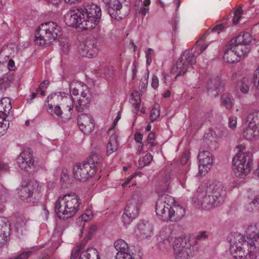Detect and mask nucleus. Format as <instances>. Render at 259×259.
<instances>
[{
  "mask_svg": "<svg viewBox=\"0 0 259 259\" xmlns=\"http://www.w3.org/2000/svg\"><path fill=\"white\" fill-rule=\"evenodd\" d=\"M81 199L74 193L59 197L55 203V211L58 218L67 220L74 216L80 209Z\"/></svg>",
  "mask_w": 259,
  "mask_h": 259,
  "instance_id": "2",
  "label": "nucleus"
},
{
  "mask_svg": "<svg viewBox=\"0 0 259 259\" xmlns=\"http://www.w3.org/2000/svg\"><path fill=\"white\" fill-rule=\"evenodd\" d=\"M58 94L49 96L47 101L49 107L48 112L51 115L60 116L63 114V112L57 102L60 100L61 101V98L64 99L66 96H69V95L62 92H59Z\"/></svg>",
  "mask_w": 259,
  "mask_h": 259,
  "instance_id": "14",
  "label": "nucleus"
},
{
  "mask_svg": "<svg viewBox=\"0 0 259 259\" xmlns=\"http://www.w3.org/2000/svg\"><path fill=\"white\" fill-rule=\"evenodd\" d=\"M251 41V35L248 32H243L232 39L229 44L240 58L248 53L249 49L248 46Z\"/></svg>",
  "mask_w": 259,
  "mask_h": 259,
  "instance_id": "7",
  "label": "nucleus"
},
{
  "mask_svg": "<svg viewBox=\"0 0 259 259\" xmlns=\"http://www.w3.org/2000/svg\"><path fill=\"white\" fill-rule=\"evenodd\" d=\"M227 27L224 24H218L210 29L207 30L205 33L200 38L199 40L196 41V45L198 48V50L200 51V53H202L206 48L208 46V44L206 45L204 44L207 40H209L210 38H207L210 32H218L219 33L220 31L224 30Z\"/></svg>",
  "mask_w": 259,
  "mask_h": 259,
  "instance_id": "19",
  "label": "nucleus"
},
{
  "mask_svg": "<svg viewBox=\"0 0 259 259\" xmlns=\"http://www.w3.org/2000/svg\"><path fill=\"white\" fill-rule=\"evenodd\" d=\"M143 159V161L144 162V165L148 164L152 160L153 156L150 153H147L145 155Z\"/></svg>",
  "mask_w": 259,
  "mask_h": 259,
  "instance_id": "62",
  "label": "nucleus"
},
{
  "mask_svg": "<svg viewBox=\"0 0 259 259\" xmlns=\"http://www.w3.org/2000/svg\"><path fill=\"white\" fill-rule=\"evenodd\" d=\"M245 234L246 240L250 246L249 257L251 259L256 258V256L253 252L256 250L255 242L259 238V222L249 226L246 229Z\"/></svg>",
  "mask_w": 259,
  "mask_h": 259,
  "instance_id": "11",
  "label": "nucleus"
},
{
  "mask_svg": "<svg viewBox=\"0 0 259 259\" xmlns=\"http://www.w3.org/2000/svg\"><path fill=\"white\" fill-rule=\"evenodd\" d=\"M203 149H205L210 151L215 150L217 147V142L215 138L212 136L211 133H208L204 135Z\"/></svg>",
  "mask_w": 259,
  "mask_h": 259,
  "instance_id": "28",
  "label": "nucleus"
},
{
  "mask_svg": "<svg viewBox=\"0 0 259 259\" xmlns=\"http://www.w3.org/2000/svg\"><path fill=\"white\" fill-rule=\"evenodd\" d=\"M8 220L4 217H0V234L6 235L5 232L9 229Z\"/></svg>",
  "mask_w": 259,
  "mask_h": 259,
  "instance_id": "46",
  "label": "nucleus"
},
{
  "mask_svg": "<svg viewBox=\"0 0 259 259\" xmlns=\"http://www.w3.org/2000/svg\"><path fill=\"white\" fill-rule=\"evenodd\" d=\"M225 85V80L218 76L211 78L207 84V90L208 92L211 91H218L223 89Z\"/></svg>",
  "mask_w": 259,
  "mask_h": 259,
  "instance_id": "30",
  "label": "nucleus"
},
{
  "mask_svg": "<svg viewBox=\"0 0 259 259\" xmlns=\"http://www.w3.org/2000/svg\"><path fill=\"white\" fill-rule=\"evenodd\" d=\"M160 111L156 107H153L151 110L150 119L152 122L155 121L159 116Z\"/></svg>",
  "mask_w": 259,
  "mask_h": 259,
  "instance_id": "53",
  "label": "nucleus"
},
{
  "mask_svg": "<svg viewBox=\"0 0 259 259\" xmlns=\"http://www.w3.org/2000/svg\"><path fill=\"white\" fill-rule=\"evenodd\" d=\"M61 105L66 106V108L68 113H63L59 117H61L64 120H68L71 118V114L73 108V102L71 98L69 96H66L64 99L61 98Z\"/></svg>",
  "mask_w": 259,
  "mask_h": 259,
  "instance_id": "31",
  "label": "nucleus"
},
{
  "mask_svg": "<svg viewBox=\"0 0 259 259\" xmlns=\"http://www.w3.org/2000/svg\"><path fill=\"white\" fill-rule=\"evenodd\" d=\"M198 158L199 162V173L200 175H205L212 166V155L208 151L203 150L199 151Z\"/></svg>",
  "mask_w": 259,
  "mask_h": 259,
  "instance_id": "16",
  "label": "nucleus"
},
{
  "mask_svg": "<svg viewBox=\"0 0 259 259\" xmlns=\"http://www.w3.org/2000/svg\"><path fill=\"white\" fill-rule=\"evenodd\" d=\"M137 235L141 239L147 238L150 236L153 232V226L149 222H141L136 231Z\"/></svg>",
  "mask_w": 259,
  "mask_h": 259,
  "instance_id": "24",
  "label": "nucleus"
},
{
  "mask_svg": "<svg viewBox=\"0 0 259 259\" xmlns=\"http://www.w3.org/2000/svg\"><path fill=\"white\" fill-rule=\"evenodd\" d=\"M101 8L92 4L72 8L65 16L66 24L73 27L88 29L95 27L101 17Z\"/></svg>",
  "mask_w": 259,
  "mask_h": 259,
  "instance_id": "1",
  "label": "nucleus"
},
{
  "mask_svg": "<svg viewBox=\"0 0 259 259\" xmlns=\"http://www.w3.org/2000/svg\"><path fill=\"white\" fill-rule=\"evenodd\" d=\"M176 203L174 198L170 195H164L159 197L155 205L157 217L164 222H176L178 218L174 209L177 208Z\"/></svg>",
  "mask_w": 259,
  "mask_h": 259,
  "instance_id": "4",
  "label": "nucleus"
},
{
  "mask_svg": "<svg viewBox=\"0 0 259 259\" xmlns=\"http://www.w3.org/2000/svg\"><path fill=\"white\" fill-rule=\"evenodd\" d=\"M69 90L74 96L79 95V91H81L82 93H89V88L85 84L78 81L72 80L69 83Z\"/></svg>",
  "mask_w": 259,
  "mask_h": 259,
  "instance_id": "26",
  "label": "nucleus"
},
{
  "mask_svg": "<svg viewBox=\"0 0 259 259\" xmlns=\"http://www.w3.org/2000/svg\"><path fill=\"white\" fill-rule=\"evenodd\" d=\"M98 50L97 44L88 40L80 46L79 52L82 57L92 58L97 55Z\"/></svg>",
  "mask_w": 259,
  "mask_h": 259,
  "instance_id": "21",
  "label": "nucleus"
},
{
  "mask_svg": "<svg viewBox=\"0 0 259 259\" xmlns=\"http://www.w3.org/2000/svg\"><path fill=\"white\" fill-rule=\"evenodd\" d=\"M208 195H211L215 200H213V203L222 204L226 196V190L223 184L220 182H215L210 184L204 189Z\"/></svg>",
  "mask_w": 259,
  "mask_h": 259,
  "instance_id": "12",
  "label": "nucleus"
},
{
  "mask_svg": "<svg viewBox=\"0 0 259 259\" xmlns=\"http://www.w3.org/2000/svg\"><path fill=\"white\" fill-rule=\"evenodd\" d=\"M188 169H189V166L187 165L186 166L184 169H179V171H182L181 172V175H179V183H180V184L182 185V186L183 188L185 187L184 181L186 179V178H187L186 174H187Z\"/></svg>",
  "mask_w": 259,
  "mask_h": 259,
  "instance_id": "50",
  "label": "nucleus"
},
{
  "mask_svg": "<svg viewBox=\"0 0 259 259\" xmlns=\"http://www.w3.org/2000/svg\"><path fill=\"white\" fill-rule=\"evenodd\" d=\"M189 235H185L183 237H179V248L192 249Z\"/></svg>",
  "mask_w": 259,
  "mask_h": 259,
  "instance_id": "43",
  "label": "nucleus"
},
{
  "mask_svg": "<svg viewBox=\"0 0 259 259\" xmlns=\"http://www.w3.org/2000/svg\"><path fill=\"white\" fill-rule=\"evenodd\" d=\"M233 170L237 177L244 178L251 171L253 166L251 153H238L232 159Z\"/></svg>",
  "mask_w": 259,
  "mask_h": 259,
  "instance_id": "6",
  "label": "nucleus"
},
{
  "mask_svg": "<svg viewBox=\"0 0 259 259\" xmlns=\"http://www.w3.org/2000/svg\"><path fill=\"white\" fill-rule=\"evenodd\" d=\"M247 121L250 126L259 128V110H255L249 112L247 116Z\"/></svg>",
  "mask_w": 259,
  "mask_h": 259,
  "instance_id": "34",
  "label": "nucleus"
},
{
  "mask_svg": "<svg viewBox=\"0 0 259 259\" xmlns=\"http://www.w3.org/2000/svg\"><path fill=\"white\" fill-rule=\"evenodd\" d=\"M190 157V153L189 151L184 152L180 159V163L182 165H186L189 162Z\"/></svg>",
  "mask_w": 259,
  "mask_h": 259,
  "instance_id": "54",
  "label": "nucleus"
},
{
  "mask_svg": "<svg viewBox=\"0 0 259 259\" xmlns=\"http://www.w3.org/2000/svg\"><path fill=\"white\" fill-rule=\"evenodd\" d=\"M223 59L225 61L229 63L237 62L240 60V58L229 44L224 48Z\"/></svg>",
  "mask_w": 259,
  "mask_h": 259,
  "instance_id": "29",
  "label": "nucleus"
},
{
  "mask_svg": "<svg viewBox=\"0 0 259 259\" xmlns=\"http://www.w3.org/2000/svg\"><path fill=\"white\" fill-rule=\"evenodd\" d=\"M177 17L176 15L174 16L171 18V23L172 26L173 30L175 32L177 31Z\"/></svg>",
  "mask_w": 259,
  "mask_h": 259,
  "instance_id": "64",
  "label": "nucleus"
},
{
  "mask_svg": "<svg viewBox=\"0 0 259 259\" xmlns=\"http://www.w3.org/2000/svg\"><path fill=\"white\" fill-rule=\"evenodd\" d=\"M50 82L49 80H44L39 85V86L36 89V93L37 94L39 93L41 96H44L45 95V91L49 85Z\"/></svg>",
  "mask_w": 259,
  "mask_h": 259,
  "instance_id": "51",
  "label": "nucleus"
},
{
  "mask_svg": "<svg viewBox=\"0 0 259 259\" xmlns=\"http://www.w3.org/2000/svg\"><path fill=\"white\" fill-rule=\"evenodd\" d=\"M196 57L194 55L192 50H186L181 55L179 61V75L184 74L191 66L195 64Z\"/></svg>",
  "mask_w": 259,
  "mask_h": 259,
  "instance_id": "17",
  "label": "nucleus"
},
{
  "mask_svg": "<svg viewBox=\"0 0 259 259\" xmlns=\"http://www.w3.org/2000/svg\"><path fill=\"white\" fill-rule=\"evenodd\" d=\"M209 195L206 191L199 187L192 198V201L196 207L205 210L210 209L221 204L220 203L214 204L213 200H215V198L211 195Z\"/></svg>",
  "mask_w": 259,
  "mask_h": 259,
  "instance_id": "8",
  "label": "nucleus"
},
{
  "mask_svg": "<svg viewBox=\"0 0 259 259\" xmlns=\"http://www.w3.org/2000/svg\"><path fill=\"white\" fill-rule=\"evenodd\" d=\"M221 101L226 109L230 110L234 103V99L231 94L224 93L221 96Z\"/></svg>",
  "mask_w": 259,
  "mask_h": 259,
  "instance_id": "41",
  "label": "nucleus"
},
{
  "mask_svg": "<svg viewBox=\"0 0 259 259\" xmlns=\"http://www.w3.org/2000/svg\"><path fill=\"white\" fill-rule=\"evenodd\" d=\"M114 246L118 251L117 253L121 254L126 253L129 252V247L127 243L122 239H118L114 243Z\"/></svg>",
  "mask_w": 259,
  "mask_h": 259,
  "instance_id": "37",
  "label": "nucleus"
},
{
  "mask_svg": "<svg viewBox=\"0 0 259 259\" xmlns=\"http://www.w3.org/2000/svg\"><path fill=\"white\" fill-rule=\"evenodd\" d=\"M11 109V103L9 98H3L0 100V115L7 116L10 114Z\"/></svg>",
  "mask_w": 259,
  "mask_h": 259,
  "instance_id": "35",
  "label": "nucleus"
},
{
  "mask_svg": "<svg viewBox=\"0 0 259 259\" xmlns=\"http://www.w3.org/2000/svg\"><path fill=\"white\" fill-rule=\"evenodd\" d=\"M85 244L81 243L76 248L73 249L71 252V255L70 259H76L78 255L80 256L81 252H83V250L84 249Z\"/></svg>",
  "mask_w": 259,
  "mask_h": 259,
  "instance_id": "47",
  "label": "nucleus"
},
{
  "mask_svg": "<svg viewBox=\"0 0 259 259\" xmlns=\"http://www.w3.org/2000/svg\"><path fill=\"white\" fill-rule=\"evenodd\" d=\"M208 235L206 234V232L205 231H200L195 237L196 240H201V239H207Z\"/></svg>",
  "mask_w": 259,
  "mask_h": 259,
  "instance_id": "61",
  "label": "nucleus"
},
{
  "mask_svg": "<svg viewBox=\"0 0 259 259\" xmlns=\"http://www.w3.org/2000/svg\"><path fill=\"white\" fill-rule=\"evenodd\" d=\"M80 256L86 259H99L98 252L94 248H88L86 251L81 252Z\"/></svg>",
  "mask_w": 259,
  "mask_h": 259,
  "instance_id": "39",
  "label": "nucleus"
},
{
  "mask_svg": "<svg viewBox=\"0 0 259 259\" xmlns=\"http://www.w3.org/2000/svg\"><path fill=\"white\" fill-rule=\"evenodd\" d=\"M62 34V28L52 21L42 23L36 30L35 44L40 46H49Z\"/></svg>",
  "mask_w": 259,
  "mask_h": 259,
  "instance_id": "3",
  "label": "nucleus"
},
{
  "mask_svg": "<svg viewBox=\"0 0 259 259\" xmlns=\"http://www.w3.org/2000/svg\"><path fill=\"white\" fill-rule=\"evenodd\" d=\"M254 83L258 91H259V68L255 71L253 77Z\"/></svg>",
  "mask_w": 259,
  "mask_h": 259,
  "instance_id": "58",
  "label": "nucleus"
},
{
  "mask_svg": "<svg viewBox=\"0 0 259 259\" xmlns=\"http://www.w3.org/2000/svg\"><path fill=\"white\" fill-rule=\"evenodd\" d=\"M236 124L237 117L234 116H230L229 118V126L233 130L236 128Z\"/></svg>",
  "mask_w": 259,
  "mask_h": 259,
  "instance_id": "56",
  "label": "nucleus"
},
{
  "mask_svg": "<svg viewBox=\"0 0 259 259\" xmlns=\"http://www.w3.org/2000/svg\"><path fill=\"white\" fill-rule=\"evenodd\" d=\"M18 166L23 170L31 172L35 170L36 163L34 159L32 151L29 148L24 149L17 158Z\"/></svg>",
  "mask_w": 259,
  "mask_h": 259,
  "instance_id": "10",
  "label": "nucleus"
},
{
  "mask_svg": "<svg viewBox=\"0 0 259 259\" xmlns=\"http://www.w3.org/2000/svg\"><path fill=\"white\" fill-rule=\"evenodd\" d=\"M93 167L83 161L76 163L73 167L74 178L81 182L87 181L92 178L96 172Z\"/></svg>",
  "mask_w": 259,
  "mask_h": 259,
  "instance_id": "9",
  "label": "nucleus"
},
{
  "mask_svg": "<svg viewBox=\"0 0 259 259\" xmlns=\"http://www.w3.org/2000/svg\"><path fill=\"white\" fill-rule=\"evenodd\" d=\"M243 13L242 9L241 7L238 8L234 13V16L232 19V22L234 25L238 24L239 19L241 18V15Z\"/></svg>",
  "mask_w": 259,
  "mask_h": 259,
  "instance_id": "52",
  "label": "nucleus"
},
{
  "mask_svg": "<svg viewBox=\"0 0 259 259\" xmlns=\"http://www.w3.org/2000/svg\"><path fill=\"white\" fill-rule=\"evenodd\" d=\"M249 79L246 77H243L237 82L236 88L239 90L241 93L246 94L249 91Z\"/></svg>",
  "mask_w": 259,
  "mask_h": 259,
  "instance_id": "42",
  "label": "nucleus"
},
{
  "mask_svg": "<svg viewBox=\"0 0 259 259\" xmlns=\"http://www.w3.org/2000/svg\"><path fill=\"white\" fill-rule=\"evenodd\" d=\"M163 243L167 246L166 248L168 250L172 249L174 255L176 259L178 256V236L177 231L170 233L168 237L163 240Z\"/></svg>",
  "mask_w": 259,
  "mask_h": 259,
  "instance_id": "23",
  "label": "nucleus"
},
{
  "mask_svg": "<svg viewBox=\"0 0 259 259\" xmlns=\"http://www.w3.org/2000/svg\"><path fill=\"white\" fill-rule=\"evenodd\" d=\"M7 196L8 193L7 191L5 189L2 188L0 190V202L6 201Z\"/></svg>",
  "mask_w": 259,
  "mask_h": 259,
  "instance_id": "60",
  "label": "nucleus"
},
{
  "mask_svg": "<svg viewBox=\"0 0 259 259\" xmlns=\"http://www.w3.org/2000/svg\"><path fill=\"white\" fill-rule=\"evenodd\" d=\"M230 244V251L236 259H249L250 246L244 236L237 233H231L228 237Z\"/></svg>",
  "mask_w": 259,
  "mask_h": 259,
  "instance_id": "5",
  "label": "nucleus"
},
{
  "mask_svg": "<svg viewBox=\"0 0 259 259\" xmlns=\"http://www.w3.org/2000/svg\"><path fill=\"white\" fill-rule=\"evenodd\" d=\"M38 184L32 181H23L18 188V194L22 200H26L33 196L34 192L37 190Z\"/></svg>",
  "mask_w": 259,
  "mask_h": 259,
  "instance_id": "15",
  "label": "nucleus"
},
{
  "mask_svg": "<svg viewBox=\"0 0 259 259\" xmlns=\"http://www.w3.org/2000/svg\"><path fill=\"white\" fill-rule=\"evenodd\" d=\"M69 90L74 96L79 95V91H81L82 93H89V88L85 84L78 81L72 80L69 83Z\"/></svg>",
  "mask_w": 259,
  "mask_h": 259,
  "instance_id": "27",
  "label": "nucleus"
},
{
  "mask_svg": "<svg viewBox=\"0 0 259 259\" xmlns=\"http://www.w3.org/2000/svg\"><path fill=\"white\" fill-rule=\"evenodd\" d=\"M142 204V197L138 195H134L128 200L124 212L136 218L139 213V208Z\"/></svg>",
  "mask_w": 259,
  "mask_h": 259,
  "instance_id": "20",
  "label": "nucleus"
},
{
  "mask_svg": "<svg viewBox=\"0 0 259 259\" xmlns=\"http://www.w3.org/2000/svg\"><path fill=\"white\" fill-rule=\"evenodd\" d=\"M101 159V156L95 151H92L86 160L83 161L90 166H93L95 171L97 170V165Z\"/></svg>",
  "mask_w": 259,
  "mask_h": 259,
  "instance_id": "33",
  "label": "nucleus"
},
{
  "mask_svg": "<svg viewBox=\"0 0 259 259\" xmlns=\"http://www.w3.org/2000/svg\"><path fill=\"white\" fill-rule=\"evenodd\" d=\"M134 219L135 218L125 212L122 215V222L125 226L130 225Z\"/></svg>",
  "mask_w": 259,
  "mask_h": 259,
  "instance_id": "55",
  "label": "nucleus"
},
{
  "mask_svg": "<svg viewBox=\"0 0 259 259\" xmlns=\"http://www.w3.org/2000/svg\"><path fill=\"white\" fill-rule=\"evenodd\" d=\"M247 194L250 206L248 209L252 210L255 208H259V191L249 190Z\"/></svg>",
  "mask_w": 259,
  "mask_h": 259,
  "instance_id": "32",
  "label": "nucleus"
},
{
  "mask_svg": "<svg viewBox=\"0 0 259 259\" xmlns=\"http://www.w3.org/2000/svg\"><path fill=\"white\" fill-rule=\"evenodd\" d=\"M159 80L156 75H153L152 78L151 86L153 88L156 89L158 87Z\"/></svg>",
  "mask_w": 259,
  "mask_h": 259,
  "instance_id": "63",
  "label": "nucleus"
},
{
  "mask_svg": "<svg viewBox=\"0 0 259 259\" xmlns=\"http://www.w3.org/2000/svg\"><path fill=\"white\" fill-rule=\"evenodd\" d=\"M60 181L62 183V186L64 187H67L68 185L70 184V179L67 173V170H63L62 171Z\"/></svg>",
  "mask_w": 259,
  "mask_h": 259,
  "instance_id": "48",
  "label": "nucleus"
},
{
  "mask_svg": "<svg viewBox=\"0 0 259 259\" xmlns=\"http://www.w3.org/2000/svg\"><path fill=\"white\" fill-rule=\"evenodd\" d=\"M186 205L184 204L183 206L179 204V220L183 218L186 213Z\"/></svg>",
  "mask_w": 259,
  "mask_h": 259,
  "instance_id": "59",
  "label": "nucleus"
},
{
  "mask_svg": "<svg viewBox=\"0 0 259 259\" xmlns=\"http://www.w3.org/2000/svg\"><path fill=\"white\" fill-rule=\"evenodd\" d=\"M103 2L110 9H112L114 12L111 13L109 11L111 17L114 19H120L129 13V10L123 14L121 12L122 5L126 2L128 3L126 0H103ZM128 9V7L124 5Z\"/></svg>",
  "mask_w": 259,
  "mask_h": 259,
  "instance_id": "13",
  "label": "nucleus"
},
{
  "mask_svg": "<svg viewBox=\"0 0 259 259\" xmlns=\"http://www.w3.org/2000/svg\"><path fill=\"white\" fill-rule=\"evenodd\" d=\"M6 116L0 115V134L3 135L5 132L9 127V122L6 119Z\"/></svg>",
  "mask_w": 259,
  "mask_h": 259,
  "instance_id": "44",
  "label": "nucleus"
},
{
  "mask_svg": "<svg viewBox=\"0 0 259 259\" xmlns=\"http://www.w3.org/2000/svg\"><path fill=\"white\" fill-rule=\"evenodd\" d=\"M131 102L135 109V112L137 113L139 111L141 104V97L139 92L136 91L133 92L131 96Z\"/></svg>",
  "mask_w": 259,
  "mask_h": 259,
  "instance_id": "40",
  "label": "nucleus"
},
{
  "mask_svg": "<svg viewBox=\"0 0 259 259\" xmlns=\"http://www.w3.org/2000/svg\"><path fill=\"white\" fill-rule=\"evenodd\" d=\"M259 128L254 126H250L248 124V127L245 128L243 132V137L248 140H251L258 135Z\"/></svg>",
  "mask_w": 259,
  "mask_h": 259,
  "instance_id": "36",
  "label": "nucleus"
},
{
  "mask_svg": "<svg viewBox=\"0 0 259 259\" xmlns=\"http://www.w3.org/2000/svg\"><path fill=\"white\" fill-rule=\"evenodd\" d=\"M77 124L80 131L85 134H90L95 126L93 117L89 114L84 113L78 116Z\"/></svg>",
  "mask_w": 259,
  "mask_h": 259,
  "instance_id": "18",
  "label": "nucleus"
},
{
  "mask_svg": "<svg viewBox=\"0 0 259 259\" xmlns=\"http://www.w3.org/2000/svg\"><path fill=\"white\" fill-rule=\"evenodd\" d=\"M148 77H149V71H148L147 75H145L142 78L140 83V86L142 89L146 88L148 85Z\"/></svg>",
  "mask_w": 259,
  "mask_h": 259,
  "instance_id": "57",
  "label": "nucleus"
},
{
  "mask_svg": "<svg viewBox=\"0 0 259 259\" xmlns=\"http://www.w3.org/2000/svg\"><path fill=\"white\" fill-rule=\"evenodd\" d=\"M115 259H141V257H139V258H137L136 257L135 254L131 252L123 254H121V253H117Z\"/></svg>",
  "mask_w": 259,
  "mask_h": 259,
  "instance_id": "49",
  "label": "nucleus"
},
{
  "mask_svg": "<svg viewBox=\"0 0 259 259\" xmlns=\"http://www.w3.org/2000/svg\"><path fill=\"white\" fill-rule=\"evenodd\" d=\"M108 133L111 134V135L107 145L106 152L108 155H110L117 150L119 146V142L118 141V136L114 131L110 130Z\"/></svg>",
  "mask_w": 259,
  "mask_h": 259,
  "instance_id": "25",
  "label": "nucleus"
},
{
  "mask_svg": "<svg viewBox=\"0 0 259 259\" xmlns=\"http://www.w3.org/2000/svg\"><path fill=\"white\" fill-rule=\"evenodd\" d=\"M82 95L74 103L75 109L78 112L88 110L91 105V100L90 94L83 93Z\"/></svg>",
  "mask_w": 259,
  "mask_h": 259,
  "instance_id": "22",
  "label": "nucleus"
},
{
  "mask_svg": "<svg viewBox=\"0 0 259 259\" xmlns=\"http://www.w3.org/2000/svg\"><path fill=\"white\" fill-rule=\"evenodd\" d=\"M13 80V77L10 74H5L0 78V91L4 92L9 88Z\"/></svg>",
  "mask_w": 259,
  "mask_h": 259,
  "instance_id": "38",
  "label": "nucleus"
},
{
  "mask_svg": "<svg viewBox=\"0 0 259 259\" xmlns=\"http://www.w3.org/2000/svg\"><path fill=\"white\" fill-rule=\"evenodd\" d=\"M192 250L193 249L179 248V257L181 259H189L193 256Z\"/></svg>",
  "mask_w": 259,
  "mask_h": 259,
  "instance_id": "45",
  "label": "nucleus"
}]
</instances>
